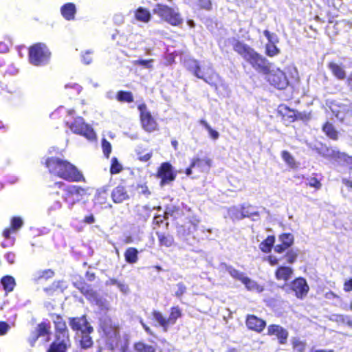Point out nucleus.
<instances>
[{"label": "nucleus", "mask_w": 352, "mask_h": 352, "mask_svg": "<svg viewBox=\"0 0 352 352\" xmlns=\"http://www.w3.org/2000/svg\"><path fill=\"white\" fill-rule=\"evenodd\" d=\"M233 50L258 73L267 74L270 70V63L248 44L233 37L229 39Z\"/></svg>", "instance_id": "nucleus-1"}, {"label": "nucleus", "mask_w": 352, "mask_h": 352, "mask_svg": "<svg viewBox=\"0 0 352 352\" xmlns=\"http://www.w3.org/2000/svg\"><path fill=\"white\" fill-rule=\"evenodd\" d=\"M45 165L50 173L69 182H80L83 179L82 173L70 162L58 157H49Z\"/></svg>", "instance_id": "nucleus-2"}, {"label": "nucleus", "mask_w": 352, "mask_h": 352, "mask_svg": "<svg viewBox=\"0 0 352 352\" xmlns=\"http://www.w3.org/2000/svg\"><path fill=\"white\" fill-rule=\"evenodd\" d=\"M326 105L341 123L345 125H352V107L351 104L327 100Z\"/></svg>", "instance_id": "nucleus-3"}, {"label": "nucleus", "mask_w": 352, "mask_h": 352, "mask_svg": "<svg viewBox=\"0 0 352 352\" xmlns=\"http://www.w3.org/2000/svg\"><path fill=\"white\" fill-rule=\"evenodd\" d=\"M30 63L35 66H43L47 65L50 58L51 53L43 43H38L29 48Z\"/></svg>", "instance_id": "nucleus-4"}, {"label": "nucleus", "mask_w": 352, "mask_h": 352, "mask_svg": "<svg viewBox=\"0 0 352 352\" xmlns=\"http://www.w3.org/2000/svg\"><path fill=\"white\" fill-rule=\"evenodd\" d=\"M153 11L154 13L172 25H179L183 23V19L178 10L168 6L158 3Z\"/></svg>", "instance_id": "nucleus-5"}, {"label": "nucleus", "mask_w": 352, "mask_h": 352, "mask_svg": "<svg viewBox=\"0 0 352 352\" xmlns=\"http://www.w3.org/2000/svg\"><path fill=\"white\" fill-rule=\"evenodd\" d=\"M66 124L73 133L82 135L90 141L94 140L96 138V133L92 127L86 124L84 119L81 117L75 118L71 123L67 121Z\"/></svg>", "instance_id": "nucleus-6"}, {"label": "nucleus", "mask_w": 352, "mask_h": 352, "mask_svg": "<svg viewBox=\"0 0 352 352\" xmlns=\"http://www.w3.org/2000/svg\"><path fill=\"white\" fill-rule=\"evenodd\" d=\"M100 328L104 336L107 346L109 350L114 351L118 346L120 339L118 329L111 325L110 320H104L102 322L100 323Z\"/></svg>", "instance_id": "nucleus-7"}, {"label": "nucleus", "mask_w": 352, "mask_h": 352, "mask_svg": "<svg viewBox=\"0 0 352 352\" xmlns=\"http://www.w3.org/2000/svg\"><path fill=\"white\" fill-rule=\"evenodd\" d=\"M311 148L313 150L316 151L317 153L324 157L340 160L346 163H351L352 162V158L345 153L340 152L338 150L328 147L322 143L316 144Z\"/></svg>", "instance_id": "nucleus-8"}, {"label": "nucleus", "mask_w": 352, "mask_h": 352, "mask_svg": "<svg viewBox=\"0 0 352 352\" xmlns=\"http://www.w3.org/2000/svg\"><path fill=\"white\" fill-rule=\"evenodd\" d=\"M69 325L71 329L76 332V335L82 333H93L94 328L87 320L85 315L80 317L69 318Z\"/></svg>", "instance_id": "nucleus-9"}, {"label": "nucleus", "mask_w": 352, "mask_h": 352, "mask_svg": "<svg viewBox=\"0 0 352 352\" xmlns=\"http://www.w3.org/2000/svg\"><path fill=\"white\" fill-rule=\"evenodd\" d=\"M270 84L278 89H285L289 85L285 74L279 69L270 71L267 74Z\"/></svg>", "instance_id": "nucleus-10"}, {"label": "nucleus", "mask_w": 352, "mask_h": 352, "mask_svg": "<svg viewBox=\"0 0 352 352\" xmlns=\"http://www.w3.org/2000/svg\"><path fill=\"white\" fill-rule=\"evenodd\" d=\"M53 187L56 188L58 187L61 189V197L64 201L67 204L69 210H72L74 207V199L72 195H74L76 192V186L67 185L66 186L63 182H56L54 184Z\"/></svg>", "instance_id": "nucleus-11"}, {"label": "nucleus", "mask_w": 352, "mask_h": 352, "mask_svg": "<svg viewBox=\"0 0 352 352\" xmlns=\"http://www.w3.org/2000/svg\"><path fill=\"white\" fill-rule=\"evenodd\" d=\"M138 109L140 111V120L144 129L148 132L155 131L157 123L150 112L147 111L146 104H142L139 105Z\"/></svg>", "instance_id": "nucleus-12"}, {"label": "nucleus", "mask_w": 352, "mask_h": 352, "mask_svg": "<svg viewBox=\"0 0 352 352\" xmlns=\"http://www.w3.org/2000/svg\"><path fill=\"white\" fill-rule=\"evenodd\" d=\"M157 176L161 178V185L164 186L174 181L176 177V173L169 162H164L158 170Z\"/></svg>", "instance_id": "nucleus-13"}, {"label": "nucleus", "mask_w": 352, "mask_h": 352, "mask_svg": "<svg viewBox=\"0 0 352 352\" xmlns=\"http://www.w3.org/2000/svg\"><path fill=\"white\" fill-rule=\"evenodd\" d=\"M289 287L295 292V295L298 298H303L307 296L309 287L306 280L303 278H298L293 280Z\"/></svg>", "instance_id": "nucleus-14"}, {"label": "nucleus", "mask_w": 352, "mask_h": 352, "mask_svg": "<svg viewBox=\"0 0 352 352\" xmlns=\"http://www.w3.org/2000/svg\"><path fill=\"white\" fill-rule=\"evenodd\" d=\"M267 335L274 336L280 344H285L289 337L288 331L278 324H270L267 327Z\"/></svg>", "instance_id": "nucleus-15"}, {"label": "nucleus", "mask_w": 352, "mask_h": 352, "mask_svg": "<svg viewBox=\"0 0 352 352\" xmlns=\"http://www.w3.org/2000/svg\"><path fill=\"white\" fill-rule=\"evenodd\" d=\"M245 324L248 329L261 333L266 327V321L254 315H248Z\"/></svg>", "instance_id": "nucleus-16"}, {"label": "nucleus", "mask_w": 352, "mask_h": 352, "mask_svg": "<svg viewBox=\"0 0 352 352\" xmlns=\"http://www.w3.org/2000/svg\"><path fill=\"white\" fill-rule=\"evenodd\" d=\"M185 66L197 78L204 80L206 82L210 83L207 78L205 77V73L201 70L199 62L197 60L190 58L185 60Z\"/></svg>", "instance_id": "nucleus-17"}, {"label": "nucleus", "mask_w": 352, "mask_h": 352, "mask_svg": "<svg viewBox=\"0 0 352 352\" xmlns=\"http://www.w3.org/2000/svg\"><path fill=\"white\" fill-rule=\"evenodd\" d=\"M212 165V160L208 157L199 158L194 157L191 161V167L197 168L199 172L207 173L209 171Z\"/></svg>", "instance_id": "nucleus-18"}, {"label": "nucleus", "mask_w": 352, "mask_h": 352, "mask_svg": "<svg viewBox=\"0 0 352 352\" xmlns=\"http://www.w3.org/2000/svg\"><path fill=\"white\" fill-rule=\"evenodd\" d=\"M111 196L113 201L116 204L122 203L129 199L128 192L123 186H118L114 188L111 192Z\"/></svg>", "instance_id": "nucleus-19"}, {"label": "nucleus", "mask_w": 352, "mask_h": 352, "mask_svg": "<svg viewBox=\"0 0 352 352\" xmlns=\"http://www.w3.org/2000/svg\"><path fill=\"white\" fill-rule=\"evenodd\" d=\"M76 7L73 3H65L60 8V12L65 19L67 21L74 20L76 14Z\"/></svg>", "instance_id": "nucleus-20"}, {"label": "nucleus", "mask_w": 352, "mask_h": 352, "mask_svg": "<svg viewBox=\"0 0 352 352\" xmlns=\"http://www.w3.org/2000/svg\"><path fill=\"white\" fill-rule=\"evenodd\" d=\"M219 269L220 271H226L229 273V274L234 279L239 280L241 282L243 280V279L245 278V274L243 272H241L234 267H233L232 265H227L225 263H220L219 266Z\"/></svg>", "instance_id": "nucleus-21"}, {"label": "nucleus", "mask_w": 352, "mask_h": 352, "mask_svg": "<svg viewBox=\"0 0 352 352\" xmlns=\"http://www.w3.org/2000/svg\"><path fill=\"white\" fill-rule=\"evenodd\" d=\"M50 328L51 326L49 322H42L37 324L34 331L41 338L46 337L45 340L48 341L50 336Z\"/></svg>", "instance_id": "nucleus-22"}, {"label": "nucleus", "mask_w": 352, "mask_h": 352, "mask_svg": "<svg viewBox=\"0 0 352 352\" xmlns=\"http://www.w3.org/2000/svg\"><path fill=\"white\" fill-rule=\"evenodd\" d=\"M91 333H82L77 335L78 338L79 344L81 349H87L93 346L94 342L90 336Z\"/></svg>", "instance_id": "nucleus-23"}, {"label": "nucleus", "mask_w": 352, "mask_h": 352, "mask_svg": "<svg viewBox=\"0 0 352 352\" xmlns=\"http://www.w3.org/2000/svg\"><path fill=\"white\" fill-rule=\"evenodd\" d=\"M139 252L133 247L128 248L124 252L125 261L129 264H135L138 261Z\"/></svg>", "instance_id": "nucleus-24"}, {"label": "nucleus", "mask_w": 352, "mask_h": 352, "mask_svg": "<svg viewBox=\"0 0 352 352\" xmlns=\"http://www.w3.org/2000/svg\"><path fill=\"white\" fill-rule=\"evenodd\" d=\"M292 274L293 270L291 267L280 266L276 270L275 276L278 280H288Z\"/></svg>", "instance_id": "nucleus-25"}, {"label": "nucleus", "mask_w": 352, "mask_h": 352, "mask_svg": "<svg viewBox=\"0 0 352 352\" xmlns=\"http://www.w3.org/2000/svg\"><path fill=\"white\" fill-rule=\"evenodd\" d=\"M156 235L159 240L160 246H165L169 248L172 246L174 243V238L169 234H165L160 232H157Z\"/></svg>", "instance_id": "nucleus-26"}, {"label": "nucleus", "mask_w": 352, "mask_h": 352, "mask_svg": "<svg viewBox=\"0 0 352 352\" xmlns=\"http://www.w3.org/2000/svg\"><path fill=\"white\" fill-rule=\"evenodd\" d=\"M329 68L338 79L344 80L346 78V72L341 65L331 62L329 64Z\"/></svg>", "instance_id": "nucleus-27"}, {"label": "nucleus", "mask_w": 352, "mask_h": 352, "mask_svg": "<svg viewBox=\"0 0 352 352\" xmlns=\"http://www.w3.org/2000/svg\"><path fill=\"white\" fill-rule=\"evenodd\" d=\"M135 16L139 21L148 23L151 20V14L148 10L140 7L136 10Z\"/></svg>", "instance_id": "nucleus-28"}, {"label": "nucleus", "mask_w": 352, "mask_h": 352, "mask_svg": "<svg viewBox=\"0 0 352 352\" xmlns=\"http://www.w3.org/2000/svg\"><path fill=\"white\" fill-rule=\"evenodd\" d=\"M54 342L71 346L69 331L55 333V340Z\"/></svg>", "instance_id": "nucleus-29"}, {"label": "nucleus", "mask_w": 352, "mask_h": 352, "mask_svg": "<svg viewBox=\"0 0 352 352\" xmlns=\"http://www.w3.org/2000/svg\"><path fill=\"white\" fill-rule=\"evenodd\" d=\"M1 283L3 287L4 290L7 292H12L16 285L14 278L9 275L3 276L1 280Z\"/></svg>", "instance_id": "nucleus-30"}, {"label": "nucleus", "mask_w": 352, "mask_h": 352, "mask_svg": "<svg viewBox=\"0 0 352 352\" xmlns=\"http://www.w3.org/2000/svg\"><path fill=\"white\" fill-rule=\"evenodd\" d=\"M322 129L329 138L333 140H337L338 139V132L331 123H325L322 127Z\"/></svg>", "instance_id": "nucleus-31"}, {"label": "nucleus", "mask_w": 352, "mask_h": 352, "mask_svg": "<svg viewBox=\"0 0 352 352\" xmlns=\"http://www.w3.org/2000/svg\"><path fill=\"white\" fill-rule=\"evenodd\" d=\"M153 316L154 319L163 328L164 331H167L169 327V323L167 321V318H165L161 312L155 310L153 311Z\"/></svg>", "instance_id": "nucleus-32"}, {"label": "nucleus", "mask_w": 352, "mask_h": 352, "mask_svg": "<svg viewBox=\"0 0 352 352\" xmlns=\"http://www.w3.org/2000/svg\"><path fill=\"white\" fill-rule=\"evenodd\" d=\"M274 241L275 237L274 236H268L267 238L260 244V249L263 252H270L274 245Z\"/></svg>", "instance_id": "nucleus-33"}, {"label": "nucleus", "mask_w": 352, "mask_h": 352, "mask_svg": "<svg viewBox=\"0 0 352 352\" xmlns=\"http://www.w3.org/2000/svg\"><path fill=\"white\" fill-rule=\"evenodd\" d=\"M182 316V311L179 307H173L170 309V313L169 317L167 318V321L170 325L175 324L177 320Z\"/></svg>", "instance_id": "nucleus-34"}, {"label": "nucleus", "mask_w": 352, "mask_h": 352, "mask_svg": "<svg viewBox=\"0 0 352 352\" xmlns=\"http://www.w3.org/2000/svg\"><path fill=\"white\" fill-rule=\"evenodd\" d=\"M116 98L119 102H133V96L131 92L125 91H119L116 94Z\"/></svg>", "instance_id": "nucleus-35"}, {"label": "nucleus", "mask_w": 352, "mask_h": 352, "mask_svg": "<svg viewBox=\"0 0 352 352\" xmlns=\"http://www.w3.org/2000/svg\"><path fill=\"white\" fill-rule=\"evenodd\" d=\"M134 349L137 352H155V348L143 342H139L134 344Z\"/></svg>", "instance_id": "nucleus-36"}, {"label": "nucleus", "mask_w": 352, "mask_h": 352, "mask_svg": "<svg viewBox=\"0 0 352 352\" xmlns=\"http://www.w3.org/2000/svg\"><path fill=\"white\" fill-rule=\"evenodd\" d=\"M54 273L52 270H45L43 271H38L34 274V280L38 281L41 279H48L54 276Z\"/></svg>", "instance_id": "nucleus-37"}, {"label": "nucleus", "mask_w": 352, "mask_h": 352, "mask_svg": "<svg viewBox=\"0 0 352 352\" xmlns=\"http://www.w3.org/2000/svg\"><path fill=\"white\" fill-rule=\"evenodd\" d=\"M228 213L233 221L243 219L242 208L239 209L237 207L233 206L228 209Z\"/></svg>", "instance_id": "nucleus-38"}, {"label": "nucleus", "mask_w": 352, "mask_h": 352, "mask_svg": "<svg viewBox=\"0 0 352 352\" xmlns=\"http://www.w3.org/2000/svg\"><path fill=\"white\" fill-rule=\"evenodd\" d=\"M70 346H67L65 344H61L60 343H57L52 342L50 345L49 349L47 352H67V350Z\"/></svg>", "instance_id": "nucleus-39"}, {"label": "nucleus", "mask_w": 352, "mask_h": 352, "mask_svg": "<svg viewBox=\"0 0 352 352\" xmlns=\"http://www.w3.org/2000/svg\"><path fill=\"white\" fill-rule=\"evenodd\" d=\"M54 325L55 333L69 331L65 322L63 321V318L59 316L56 317V320H54Z\"/></svg>", "instance_id": "nucleus-40"}, {"label": "nucleus", "mask_w": 352, "mask_h": 352, "mask_svg": "<svg viewBox=\"0 0 352 352\" xmlns=\"http://www.w3.org/2000/svg\"><path fill=\"white\" fill-rule=\"evenodd\" d=\"M243 284L245 285L247 289L250 291H254V290H259V285L257 284V283L248 276H245V278L241 281Z\"/></svg>", "instance_id": "nucleus-41"}, {"label": "nucleus", "mask_w": 352, "mask_h": 352, "mask_svg": "<svg viewBox=\"0 0 352 352\" xmlns=\"http://www.w3.org/2000/svg\"><path fill=\"white\" fill-rule=\"evenodd\" d=\"M199 122L208 131L211 138L213 140H217L219 138V132L212 129L210 124L205 120L202 119L199 121Z\"/></svg>", "instance_id": "nucleus-42"}, {"label": "nucleus", "mask_w": 352, "mask_h": 352, "mask_svg": "<svg viewBox=\"0 0 352 352\" xmlns=\"http://www.w3.org/2000/svg\"><path fill=\"white\" fill-rule=\"evenodd\" d=\"M84 296L87 298V300H89L91 302H94L96 305H98L100 301L99 295L98 294V293L96 291H94L92 289L91 287L88 290V292L85 293V294Z\"/></svg>", "instance_id": "nucleus-43"}, {"label": "nucleus", "mask_w": 352, "mask_h": 352, "mask_svg": "<svg viewBox=\"0 0 352 352\" xmlns=\"http://www.w3.org/2000/svg\"><path fill=\"white\" fill-rule=\"evenodd\" d=\"M84 296L87 298V300H89L91 302H94L96 305H98L100 301L99 295L98 294V293L96 291H94L92 289L91 287L88 290V292L85 293V294Z\"/></svg>", "instance_id": "nucleus-44"}, {"label": "nucleus", "mask_w": 352, "mask_h": 352, "mask_svg": "<svg viewBox=\"0 0 352 352\" xmlns=\"http://www.w3.org/2000/svg\"><path fill=\"white\" fill-rule=\"evenodd\" d=\"M279 240L286 247H290L294 243V236L289 233H284L279 236Z\"/></svg>", "instance_id": "nucleus-45"}, {"label": "nucleus", "mask_w": 352, "mask_h": 352, "mask_svg": "<svg viewBox=\"0 0 352 352\" xmlns=\"http://www.w3.org/2000/svg\"><path fill=\"white\" fill-rule=\"evenodd\" d=\"M265 52L267 56H274L280 53V50L275 43H267L265 45Z\"/></svg>", "instance_id": "nucleus-46"}, {"label": "nucleus", "mask_w": 352, "mask_h": 352, "mask_svg": "<svg viewBox=\"0 0 352 352\" xmlns=\"http://www.w3.org/2000/svg\"><path fill=\"white\" fill-rule=\"evenodd\" d=\"M122 169V165L119 163L116 157H113L111 160V165L110 172L111 174H117Z\"/></svg>", "instance_id": "nucleus-47"}, {"label": "nucleus", "mask_w": 352, "mask_h": 352, "mask_svg": "<svg viewBox=\"0 0 352 352\" xmlns=\"http://www.w3.org/2000/svg\"><path fill=\"white\" fill-rule=\"evenodd\" d=\"M281 156L283 160L291 167L295 166V160L292 155L287 151H282Z\"/></svg>", "instance_id": "nucleus-48"}, {"label": "nucleus", "mask_w": 352, "mask_h": 352, "mask_svg": "<svg viewBox=\"0 0 352 352\" xmlns=\"http://www.w3.org/2000/svg\"><path fill=\"white\" fill-rule=\"evenodd\" d=\"M62 208V204L60 201H54L47 210V213L48 215H52L56 211L59 210Z\"/></svg>", "instance_id": "nucleus-49"}, {"label": "nucleus", "mask_w": 352, "mask_h": 352, "mask_svg": "<svg viewBox=\"0 0 352 352\" xmlns=\"http://www.w3.org/2000/svg\"><path fill=\"white\" fill-rule=\"evenodd\" d=\"M153 63V59H138L134 61L135 65H140L146 69H151L153 67L152 63Z\"/></svg>", "instance_id": "nucleus-50"}, {"label": "nucleus", "mask_w": 352, "mask_h": 352, "mask_svg": "<svg viewBox=\"0 0 352 352\" xmlns=\"http://www.w3.org/2000/svg\"><path fill=\"white\" fill-rule=\"evenodd\" d=\"M23 225V219L19 217H14L11 219V228L14 230H17Z\"/></svg>", "instance_id": "nucleus-51"}, {"label": "nucleus", "mask_w": 352, "mask_h": 352, "mask_svg": "<svg viewBox=\"0 0 352 352\" xmlns=\"http://www.w3.org/2000/svg\"><path fill=\"white\" fill-rule=\"evenodd\" d=\"M102 147L104 155L109 157L111 152V145L105 138L102 140Z\"/></svg>", "instance_id": "nucleus-52"}, {"label": "nucleus", "mask_w": 352, "mask_h": 352, "mask_svg": "<svg viewBox=\"0 0 352 352\" xmlns=\"http://www.w3.org/2000/svg\"><path fill=\"white\" fill-rule=\"evenodd\" d=\"M298 255V252L297 250H289L287 254H285V257L289 263H294Z\"/></svg>", "instance_id": "nucleus-53"}, {"label": "nucleus", "mask_w": 352, "mask_h": 352, "mask_svg": "<svg viewBox=\"0 0 352 352\" xmlns=\"http://www.w3.org/2000/svg\"><path fill=\"white\" fill-rule=\"evenodd\" d=\"M200 8L210 11L212 8V0H197Z\"/></svg>", "instance_id": "nucleus-54"}, {"label": "nucleus", "mask_w": 352, "mask_h": 352, "mask_svg": "<svg viewBox=\"0 0 352 352\" xmlns=\"http://www.w3.org/2000/svg\"><path fill=\"white\" fill-rule=\"evenodd\" d=\"M293 347L298 352H304L305 350V344L298 339H294Z\"/></svg>", "instance_id": "nucleus-55"}, {"label": "nucleus", "mask_w": 352, "mask_h": 352, "mask_svg": "<svg viewBox=\"0 0 352 352\" xmlns=\"http://www.w3.org/2000/svg\"><path fill=\"white\" fill-rule=\"evenodd\" d=\"M85 193L84 188L76 186V192L74 195H72V199H74V206L76 202L79 201L80 197Z\"/></svg>", "instance_id": "nucleus-56"}, {"label": "nucleus", "mask_w": 352, "mask_h": 352, "mask_svg": "<svg viewBox=\"0 0 352 352\" xmlns=\"http://www.w3.org/2000/svg\"><path fill=\"white\" fill-rule=\"evenodd\" d=\"M242 214H243V219L245 217H253V216H256L257 217L259 216V213L257 211L251 210L250 208H245L244 206H242Z\"/></svg>", "instance_id": "nucleus-57"}, {"label": "nucleus", "mask_w": 352, "mask_h": 352, "mask_svg": "<svg viewBox=\"0 0 352 352\" xmlns=\"http://www.w3.org/2000/svg\"><path fill=\"white\" fill-rule=\"evenodd\" d=\"M177 210V207L173 205L167 206L165 208L164 219H168L169 217H172L175 212Z\"/></svg>", "instance_id": "nucleus-58"}, {"label": "nucleus", "mask_w": 352, "mask_h": 352, "mask_svg": "<svg viewBox=\"0 0 352 352\" xmlns=\"http://www.w3.org/2000/svg\"><path fill=\"white\" fill-rule=\"evenodd\" d=\"M39 338L41 337L36 333V332L34 330L32 331L28 339V342L30 344V346L34 347Z\"/></svg>", "instance_id": "nucleus-59"}, {"label": "nucleus", "mask_w": 352, "mask_h": 352, "mask_svg": "<svg viewBox=\"0 0 352 352\" xmlns=\"http://www.w3.org/2000/svg\"><path fill=\"white\" fill-rule=\"evenodd\" d=\"M263 34L267 38L268 43H276L278 41L277 36L275 34H272L267 30H264Z\"/></svg>", "instance_id": "nucleus-60"}, {"label": "nucleus", "mask_w": 352, "mask_h": 352, "mask_svg": "<svg viewBox=\"0 0 352 352\" xmlns=\"http://www.w3.org/2000/svg\"><path fill=\"white\" fill-rule=\"evenodd\" d=\"M176 286H177V289L175 292V296H177V298H180L183 296L184 294L186 293V287L182 282L178 283Z\"/></svg>", "instance_id": "nucleus-61"}, {"label": "nucleus", "mask_w": 352, "mask_h": 352, "mask_svg": "<svg viewBox=\"0 0 352 352\" xmlns=\"http://www.w3.org/2000/svg\"><path fill=\"white\" fill-rule=\"evenodd\" d=\"M92 53V51L88 50L84 54L82 55V61L85 65H89L92 62V58L90 56Z\"/></svg>", "instance_id": "nucleus-62"}, {"label": "nucleus", "mask_w": 352, "mask_h": 352, "mask_svg": "<svg viewBox=\"0 0 352 352\" xmlns=\"http://www.w3.org/2000/svg\"><path fill=\"white\" fill-rule=\"evenodd\" d=\"M308 179L307 184L311 187H314L316 189H319L321 187L320 182L316 177H310Z\"/></svg>", "instance_id": "nucleus-63"}, {"label": "nucleus", "mask_w": 352, "mask_h": 352, "mask_svg": "<svg viewBox=\"0 0 352 352\" xmlns=\"http://www.w3.org/2000/svg\"><path fill=\"white\" fill-rule=\"evenodd\" d=\"M10 325L6 322L1 321L0 322V336H3L7 333L8 330L10 329Z\"/></svg>", "instance_id": "nucleus-64"}]
</instances>
